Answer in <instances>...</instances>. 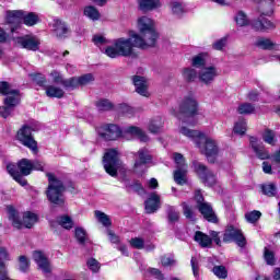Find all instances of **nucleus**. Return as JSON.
Segmentation results:
<instances>
[{
    "instance_id": "59",
    "label": "nucleus",
    "mask_w": 280,
    "mask_h": 280,
    "mask_svg": "<svg viewBox=\"0 0 280 280\" xmlns=\"http://www.w3.org/2000/svg\"><path fill=\"white\" fill-rule=\"evenodd\" d=\"M88 267L92 270V272H98L100 261H97L95 258H91L88 260Z\"/></svg>"
},
{
    "instance_id": "61",
    "label": "nucleus",
    "mask_w": 280,
    "mask_h": 280,
    "mask_svg": "<svg viewBox=\"0 0 280 280\" xmlns=\"http://www.w3.org/2000/svg\"><path fill=\"white\" fill-rule=\"evenodd\" d=\"M213 49H217V51H221V49H224L226 47V37H222L221 39H218L213 45Z\"/></svg>"
},
{
    "instance_id": "17",
    "label": "nucleus",
    "mask_w": 280,
    "mask_h": 280,
    "mask_svg": "<svg viewBox=\"0 0 280 280\" xmlns=\"http://www.w3.org/2000/svg\"><path fill=\"white\" fill-rule=\"evenodd\" d=\"M220 73L218 72V68L214 66L203 67L198 73L199 82L202 84H211L215 78H218Z\"/></svg>"
},
{
    "instance_id": "30",
    "label": "nucleus",
    "mask_w": 280,
    "mask_h": 280,
    "mask_svg": "<svg viewBox=\"0 0 280 280\" xmlns=\"http://www.w3.org/2000/svg\"><path fill=\"white\" fill-rule=\"evenodd\" d=\"M208 57L209 55L207 52H200L194 56L191 59L192 67H195L196 69H201V67H205V65H207Z\"/></svg>"
},
{
    "instance_id": "11",
    "label": "nucleus",
    "mask_w": 280,
    "mask_h": 280,
    "mask_svg": "<svg viewBox=\"0 0 280 280\" xmlns=\"http://www.w3.org/2000/svg\"><path fill=\"white\" fill-rule=\"evenodd\" d=\"M173 159L176 164L174 180L177 185H185L187 183V163H185V158L180 153H174Z\"/></svg>"
},
{
    "instance_id": "47",
    "label": "nucleus",
    "mask_w": 280,
    "mask_h": 280,
    "mask_svg": "<svg viewBox=\"0 0 280 280\" xmlns=\"http://www.w3.org/2000/svg\"><path fill=\"white\" fill-rule=\"evenodd\" d=\"M261 191L265 196L272 197L277 194V187L273 184L261 185Z\"/></svg>"
},
{
    "instance_id": "48",
    "label": "nucleus",
    "mask_w": 280,
    "mask_h": 280,
    "mask_svg": "<svg viewBox=\"0 0 280 280\" xmlns=\"http://www.w3.org/2000/svg\"><path fill=\"white\" fill-rule=\"evenodd\" d=\"M261 218V213L257 210L245 213V220L249 222V224H255Z\"/></svg>"
},
{
    "instance_id": "16",
    "label": "nucleus",
    "mask_w": 280,
    "mask_h": 280,
    "mask_svg": "<svg viewBox=\"0 0 280 280\" xmlns=\"http://www.w3.org/2000/svg\"><path fill=\"white\" fill-rule=\"evenodd\" d=\"M202 196H197V202H198V210L203 215L205 220L208 222H212L215 224L218 222V215H215V212L213 211V207L209 205V202H202Z\"/></svg>"
},
{
    "instance_id": "27",
    "label": "nucleus",
    "mask_w": 280,
    "mask_h": 280,
    "mask_svg": "<svg viewBox=\"0 0 280 280\" xmlns=\"http://www.w3.org/2000/svg\"><path fill=\"white\" fill-rule=\"evenodd\" d=\"M194 240L199 244V246H201V248H211L212 240L203 232L197 231Z\"/></svg>"
},
{
    "instance_id": "29",
    "label": "nucleus",
    "mask_w": 280,
    "mask_h": 280,
    "mask_svg": "<svg viewBox=\"0 0 280 280\" xmlns=\"http://www.w3.org/2000/svg\"><path fill=\"white\" fill-rule=\"evenodd\" d=\"M47 97H57L58 100L65 97V90L56 85H48L45 88Z\"/></svg>"
},
{
    "instance_id": "37",
    "label": "nucleus",
    "mask_w": 280,
    "mask_h": 280,
    "mask_svg": "<svg viewBox=\"0 0 280 280\" xmlns=\"http://www.w3.org/2000/svg\"><path fill=\"white\" fill-rule=\"evenodd\" d=\"M248 129L246 120L244 118L238 119L235 125H234V129L233 132L235 135H246V130Z\"/></svg>"
},
{
    "instance_id": "31",
    "label": "nucleus",
    "mask_w": 280,
    "mask_h": 280,
    "mask_svg": "<svg viewBox=\"0 0 280 280\" xmlns=\"http://www.w3.org/2000/svg\"><path fill=\"white\" fill-rule=\"evenodd\" d=\"M117 110L124 117H135V114L137 113L135 107H132V106H130L126 103L119 104L118 107H117Z\"/></svg>"
},
{
    "instance_id": "53",
    "label": "nucleus",
    "mask_w": 280,
    "mask_h": 280,
    "mask_svg": "<svg viewBox=\"0 0 280 280\" xmlns=\"http://www.w3.org/2000/svg\"><path fill=\"white\" fill-rule=\"evenodd\" d=\"M77 79L79 80V86H86V84H91V82L95 80V78L91 73L83 74Z\"/></svg>"
},
{
    "instance_id": "9",
    "label": "nucleus",
    "mask_w": 280,
    "mask_h": 280,
    "mask_svg": "<svg viewBox=\"0 0 280 280\" xmlns=\"http://www.w3.org/2000/svg\"><path fill=\"white\" fill-rule=\"evenodd\" d=\"M103 165L105 172L109 176H117L118 167H121V161H119V153L115 149L108 150L103 158Z\"/></svg>"
},
{
    "instance_id": "7",
    "label": "nucleus",
    "mask_w": 280,
    "mask_h": 280,
    "mask_svg": "<svg viewBox=\"0 0 280 280\" xmlns=\"http://www.w3.org/2000/svg\"><path fill=\"white\" fill-rule=\"evenodd\" d=\"M7 210L9 213V220L15 229H22L23 226H25V229H32L38 221V217L33 212H25L23 220H21V214L14 209V207L8 206Z\"/></svg>"
},
{
    "instance_id": "33",
    "label": "nucleus",
    "mask_w": 280,
    "mask_h": 280,
    "mask_svg": "<svg viewBox=\"0 0 280 280\" xmlns=\"http://www.w3.org/2000/svg\"><path fill=\"white\" fill-rule=\"evenodd\" d=\"M168 224H176L180 220V212L172 206H167L166 209Z\"/></svg>"
},
{
    "instance_id": "25",
    "label": "nucleus",
    "mask_w": 280,
    "mask_h": 280,
    "mask_svg": "<svg viewBox=\"0 0 280 280\" xmlns=\"http://www.w3.org/2000/svg\"><path fill=\"white\" fill-rule=\"evenodd\" d=\"M54 34L57 36V38H65L69 32V27H67V24L60 20H54Z\"/></svg>"
},
{
    "instance_id": "19",
    "label": "nucleus",
    "mask_w": 280,
    "mask_h": 280,
    "mask_svg": "<svg viewBox=\"0 0 280 280\" xmlns=\"http://www.w3.org/2000/svg\"><path fill=\"white\" fill-rule=\"evenodd\" d=\"M16 43L18 45H21L23 49H28V51H38V47H40V39L32 35L18 37Z\"/></svg>"
},
{
    "instance_id": "41",
    "label": "nucleus",
    "mask_w": 280,
    "mask_h": 280,
    "mask_svg": "<svg viewBox=\"0 0 280 280\" xmlns=\"http://www.w3.org/2000/svg\"><path fill=\"white\" fill-rule=\"evenodd\" d=\"M95 106L97 108V110H100L101 113H104L106 110H113V103H110V101L103 98L100 100L95 103Z\"/></svg>"
},
{
    "instance_id": "5",
    "label": "nucleus",
    "mask_w": 280,
    "mask_h": 280,
    "mask_svg": "<svg viewBox=\"0 0 280 280\" xmlns=\"http://www.w3.org/2000/svg\"><path fill=\"white\" fill-rule=\"evenodd\" d=\"M48 176V189L46 191V196L49 202L52 205H58L62 207L65 205V184L51 173L47 174Z\"/></svg>"
},
{
    "instance_id": "64",
    "label": "nucleus",
    "mask_w": 280,
    "mask_h": 280,
    "mask_svg": "<svg viewBox=\"0 0 280 280\" xmlns=\"http://www.w3.org/2000/svg\"><path fill=\"white\" fill-rule=\"evenodd\" d=\"M32 170H36L37 172H43L45 170V163L39 161H32Z\"/></svg>"
},
{
    "instance_id": "55",
    "label": "nucleus",
    "mask_w": 280,
    "mask_h": 280,
    "mask_svg": "<svg viewBox=\"0 0 280 280\" xmlns=\"http://www.w3.org/2000/svg\"><path fill=\"white\" fill-rule=\"evenodd\" d=\"M49 75L50 78H52V82L55 84H63L65 77H62V73H60L59 71L52 70Z\"/></svg>"
},
{
    "instance_id": "51",
    "label": "nucleus",
    "mask_w": 280,
    "mask_h": 280,
    "mask_svg": "<svg viewBox=\"0 0 280 280\" xmlns=\"http://www.w3.org/2000/svg\"><path fill=\"white\" fill-rule=\"evenodd\" d=\"M213 273L219 279H226V277H229V271H226V267L224 266H214Z\"/></svg>"
},
{
    "instance_id": "39",
    "label": "nucleus",
    "mask_w": 280,
    "mask_h": 280,
    "mask_svg": "<svg viewBox=\"0 0 280 280\" xmlns=\"http://www.w3.org/2000/svg\"><path fill=\"white\" fill-rule=\"evenodd\" d=\"M74 236L79 244H86L89 242V236L86 235V230L83 228H75Z\"/></svg>"
},
{
    "instance_id": "18",
    "label": "nucleus",
    "mask_w": 280,
    "mask_h": 280,
    "mask_svg": "<svg viewBox=\"0 0 280 280\" xmlns=\"http://www.w3.org/2000/svg\"><path fill=\"white\" fill-rule=\"evenodd\" d=\"M131 80L138 95H141L142 97L150 96V92L148 91V89L150 88V83L148 82V79H145V77L133 75Z\"/></svg>"
},
{
    "instance_id": "54",
    "label": "nucleus",
    "mask_w": 280,
    "mask_h": 280,
    "mask_svg": "<svg viewBox=\"0 0 280 280\" xmlns=\"http://www.w3.org/2000/svg\"><path fill=\"white\" fill-rule=\"evenodd\" d=\"M31 78L38 86H45L47 84V79L40 73L31 74Z\"/></svg>"
},
{
    "instance_id": "13",
    "label": "nucleus",
    "mask_w": 280,
    "mask_h": 280,
    "mask_svg": "<svg viewBox=\"0 0 280 280\" xmlns=\"http://www.w3.org/2000/svg\"><path fill=\"white\" fill-rule=\"evenodd\" d=\"M223 242H235L241 248L246 246V237H244V233H242V230L233 225L228 226L225 230L223 234Z\"/></svg>"
},
{
    "instance_id": "12",
    "label": "nucleus",
    "mask_w": 280,
    "mask_h": 280,
    "mask_svg": "<svg viewBox=\"0 0 280 280\" xmlns=\"http://www.w3.org/2000/svg\"><path fill=\"white\" fill-rule=\"evenodd\" d=\"M196 174L208 187H213L218 183V177L207 166L200 162H194Z\"/></svg>"
},
{
    "instance_id": "40",
    "label": "nucleus",
    "mask_w": 280,
    "mask_h": 280,
    "mask_svg": "<svg viewBox=\"0 0 280 280\" xmlns=\"http://www.w3.org/2000/svg\"><path fill=\"white\" fill-rule=\"evenodd\" d=\"M237 113L240 115H253V113H255V105L250 103H243L237 107Z\"/></svg>"
},
{
    "instance_id": "3",
    "label": "nucleus",
    "mask_w": 280,
    "mask_h": 280,
    "mask_svg": "<svg viewBox=\"0 0 280 280\" xmlns=\"http://www.w3.org/2000/svg\"><path fill=\"white\" fill-rule=\"evenodd\" d=\"M0 94L7 95L4 98V106L0 107V115L8 119L16 106L21 102V92L5 81H0Z\"/></svg>"
},
{
    "instance_id": "38",
    "label": "nucleus",
    "mask_w": 280,
    "mask_h": 280,
    "mask_svg": "<svg viewBox=\"0 0 280 280\" xmlns=\"http://www.w3.org/2000/svg\"><path fill=\"white\" fill-rule=\"evenodd\" d=\"M182 75L186 82H194L198 78V72L194 68H185L182 72Z\"/></svg>"
},
{
    "instance_id": "45",
    "label": "nucleus",
    "mask_w": 280,
    "mask_h": 280,
    "mask_svg": "<svg viewBox=\"0 0 280 280\" xmlns=\"http://www.w3.org/2000/svg\"><path fill=\"white\" fill-rule=\"evenodd\" d=\"M62 86L65 89H70V90L78 89V86H80L78 77H73L70 79H63Z\"/></svg>"
},
{
    "instance_id": "26",
    "label": "nucleus",
    "mask_w": 280,
    "mask_h": 280,
    "mask_svg": "<svg viewBox=\"0 0 280 280\" xmlns=\"http://www.w3.org/2000/svg\"><path fill=\"white\" fill-rule=\"evenodd\" d=\"M125 132H127V135H131V137H137L143 143L150 141V138L148 137V135H145V131H142L139 127L130 126L125 129Z\"/></svg>"
},
{
    "instance_id": "6",
    "label": "nucleus",
    "mask_w": 280,
    "mask_h": 280,
    "mask_svg": "<svg viewBox=\"0 0 280 280\" xmlns=\"http://www.w3.org/2000/svg\"><path fill=\"white\" fill-rule=\"evenodd\" d=\"M32 160L22 159L18 162V165L8 164L7 172H9L10 176H12L19 185L25 187V185H27V179L23 176H30L32 174Z\"/></svg>"
},
{
    "instance_id": "62",
    "label": "nucleus",
    "mask_w": 280,
    "mask_h": 280,
    "mask_svg": "<svg viewBox=\"0 0 280 280\" xmlns=\"http://www.w3.org/2000/svg\"><path fill=\"white\" fill-rule=\"evenodd\" d=\"M161 264H162V266H164V267L174 266V264H176V260H174V257H173V256H164V257H162V259H161Z\"/></svg>"
},
{
    "instance_id": "24",
    "label": "nucleus",
    "mask_w": 280,
    "mask_h": 280,
    "mask_svg": "<svg viewBox=\"0 0 280 280\" xmlns=\"http://www.w3.org/2000/svg\"><path fill=\"white\" fill-rule=\"evenodd\" d=\"M161 207V197L153 192L150 195L148 200L145 201V211L147 213H154Z\"/></svg>"
},
{
    "instance_id": "43",
    "label": "nucleus",
    "mask_w": 280,
    "mask_h": 280,
    "mask_svg": "<svg viewBox=\"0 0 280 280\" xmlns=\"http://www.w3.org/2000/svg\"><path fill=\"white\" fill-rule=\"evenodd\" d=\"M256 47L260 49H272L275 47V43L268 38L260 37L256 42Z\"/></svg>"
},
{
    "instance_id": "28",
    "label": "nucleus",
    "mask_w": 280,
    "mask_h": 280,
    "mask_svg": "<svg viewBox=\"0 0 280 280\" xmlns=\"http://www.w3.org/2000/svg\"><path fill=\"white\" fill-rule=\"evenodd\" d=\"M148 130L151 131L152 135H159V132L163 130V118H161V116L152 118L149 121Z\"/></svg>"
},
{
    "instance_id": "8",
    "label": "nucleus",
    "mask_w": 280,
    "mask_h": 280,
    "mask_svg": "<svg viewBox=\"0 0 280 280\" xmlns=\"http://www.w3.org/2000/svg\"><path fill=\"white\" fill-rule=\"evenodd\" d=\"M16 140L24 145V148H28L34 154L38 152V142H36L32 135V127L27 125L22 126L16 133Z\"/></svg>"
},
{
    "instance_id": "49",
    "label": "nucleus",
    "mask_w": 280,
    "mask_h": 280,
    "mask_svg": "<svg viewBox=\"0 0 280 280\" xmlns=\"http://www.w3.org/2000/svg\"><path fill=\"white\" fill-rule=\"evenodd\" d=\"M126 189L128 191H135L136 194H143V191H144L143 185H141V183H139V182H133L131 184H127Z\"/></svg>"
},
{
    "instance_id": "42",
    "label": "nucleus",
    "mask_w": 280,
    "mask_h": 280,
    "mask_svg": "<svg viewBox=\"0 0 280 280\" xmlns=\"http://www.w3.org/2000/svg\"><path fill=\"white\" fill-rule=\"evenodd\" d=\"M235 22L238 27H246L250 22L248 21V16L244 11H238L235 16Z\"/></svg>"
},
{
    "instance_id": "50",
    "label": "nucleus",
    "mask_w": 280,
    "mask_h": 280,
    "mask_svg": "<svg viewBox=\"0 0 280 280\" xmlns=\"http://www.w3.org/2000/svg\"><path fill=\"white\" fill-rule=\"evenodd\" d=\"M171 10L173 14H176V16H180V14L185 12V7L183 5V2L174 1L171 3Z\"/></svg>"
},
{
    "instance_id": "56",
    "label": "nucleus",
    "mask_w": 280,
    "mask_h": 280,
    "mask_svg": "<svg viewBox=\"0 0 280 280\" xmlns=\"http://www.w3.org/2000/svg\"><path fill=\"white\" fill-rule=\"evenodd\" d=\"M130 246H132V248H137L138 250H141V248L145 246V241H143V238H140V237L131 238Z\"/></svg>"
},
{
    "instance_id": "14",
    "label": "nucleus",
    "mask_w": 280,
    "mask_h": 280,
    "mask_svg": "<svg viewBox=\"0 0 280 280\" xmlns=\"http://www.w3.org/2000/svg\"><path fill=\"white\" fill-rule=\"evenodd\" d=\"M97 132L105 141H115L121 137V129L117 125H103L98 127Z\"/></svg>"
},
{
    "instance_id": "21",
    "label": "nucleus",
    "mask_w": 280,
    "mask_h": 280,
    "mask_svg": "<svg viewBox=\"0 0 280 280\" xmlns=\"http://www.w3.org/2000/svg\"><path fill=\"white\" fill-rule=\"evenodd\" d=\"M7 23L11 25V32H16L19 27H21V23H23V11H8L7 12Z\"/></svg>"
},
{
    "instance_id": "58",
    "label": "nucleus",
    "mask_w": 280,
    "mask_h": 280,
    "mask_svg": "<svg viewBox=\"0 0 280 280\" xmlns=\"http://www.w3.org/2000/svg\"><path fill=\"white\" fill-rule=\"evenodd\" d=\"M92 40L96 47H102V45H106V43H108L106 37L103 35H94Z\"/></svg>"
},
{
    "instance_id": "15",
    "label": "nucleus",
    "mask_w": 280,
    "mask_h": 280,
    "mask_svg": "<svg viewBox=\"0 0 280 280\" xmlns=\"http://www.w3.org/2000/svg\"><path fill=\"white\" fill-rule=\"evenodd\" d=\"M179 113L186 117L198 115V101L194 96L186 97L179 106Z\"/></svg>"
},
{
    "instance_id": "2",
    "label": "nucleus",
    "mask_w": 280,
    "mask_h": 280,
    "mask_svg": "<svg viewBox=\"0 0 280 280\" xmlns=\"http://www.w3.org/2000/svg\"><path fill=\"white\" fill-rule=\"evenodd\" d=\"M179 132L190 141H194L201 154H206L208 159L218 154V142L213 138H209L201 131L189 129L184 125L179 127Z\"/></svg>"
},
{
    "instance_id": "52",
    "label": "nucleus",
    "mask_w": 280,
    "mask_h": 280,
    "mask_svg": "<svg viewBox=\"0 0 280 280\" xmlns=\"http://www.w3.org/2000/svg\"><path fill=\"white\" fill-rule=\"evenodd\" d=\"M19 270L21 272H27L30 270V259L25 256H20L19 258Z\"/></svg>"
},
{
    "instance_id": "32",
    "label": "nucleus",
    "mask_w": 280,
    "mask_h": 280,
    "mask_svg": "<svg viewBox=\"0 0 280 280\" xmlns=\"http://www.w3.org/2000/svg\"><path fill=\"white\" fill-rule=\"evenodd\" d=\"M22 21L24 25H27L28 27H33V25H36V23H38V14L34 12L25 13L23 11Z\"/></svg>"
},
{
    "instance_id": "46",
    "label": "nucleus",
    "mask_w": 280,
    "mask_h": 280,
    "mask_svg": "<svg viewBox=\"0 0 280 280\" xmlns=\"http://www.w3.org/2000/svg\"><path fill=\"white\" fill-rule=\"evenodd\" d=\"M264 257L268 266H275V264H277V258H275V252L268 249V247H265Z\"/></svg>"
},
{
    "instance_id": "20",
    "label": "nucleus",
    "mask_w": 280,
    "mask_h": 280,
    "mask_svg": "<svg viewBox=\"0 0 280 280\" xmlns=\"http://www.w3.org/2000/svg\"><path fill=\"white\" fill-rule=\"evenodd\" d=\"M33 259L35 264H37L38 269L42 270L45 275H49L51 272V262H49V258L43 252H34Z\"/></svg>"
},
{
    "instance_id": "4",
    "label": "nucleus",
    "mask_w": 280,
    "mask_h": 280,
    "mask_svg": "<svg viewBox=\"0 0 280 280\" xmlns=\"http://www.w3.org/2000/svg\"><path fill=\"white\" fill-rule=\"evenodd\" d=\"M275 0H265L260 2L259 12L260 16L252 22V27L255 32H268V30H275V23L270 22L264 16H270L272 14Z\"/></svg>"
},
{
    "instance_id": "1",
    "label": "nucleus",
    "mask_w": 280,
    "mask_h": 280,
    "mask_svg": "<svg viewBox=\"0 0 280 280\" xmlns=\"http://www.w3.org/2000/svg\"><path fill=\"white\" fill-rule=\"evenodd\" d=\"M139 33L131 32L130 37H120L113 40L112 45L105 47L103 54L107 58H130L135 56V47L148 49L154 47L159 38L156 22L148 15H142L137 20Z\"/></svg>"
},
{
    "instance_id": "10",
    "label": "nucleus",
    "mask_w": 280,
    "mask_h": 280,
    "mask_svg": "<svg viewBox=\"0 0 280 280\" xmlns=\"http://www.w3.org/2000/svg\"><path fill=\"white\" fill-rule=\"evenodd\" d=\"M133 156V172L136 174H143L148 170V163H152V154H150V150H148V148L139 149V151L136 152Z\"/></svg>"
},
{
    "instance_id": "57",
    "label": "nucleus",
    "mask_w": 280,
    "mask_h": 280,
    "mask_svg": "<svg viewBox=\"0 0 280 280\" xmlns=\"http://www.w3.org/2000/svg\"><path fill=\"white\" fill-rule=\"evenodd\" d=\"M148 273L150 275V277H153L154 279H158V280L165 279V276H163V272H161V270L156 268H149Z\"/></svg>"
},
{
    "instance_id": "36",
    "label": "nucleus",
    "mask_w": 280,
    "mask_h": 280,
    "mask_svg": "<svg viewBox=\"0 0 280 280\" xmlns=\"http://www.w3.org/2000/svg\"><path fill=\"white\" fill-rule=\"evenodd\" d=\"M83 14L88 16V19H91V21H100V11L93 5L85 7Z\"/></svg>"
},
{
    "instance_id": "23",
    "label": "nucleus",
    "mask_w": 280,
    "mask_h": 280,
    "mask_svg": "<svg viewBox=\"0 0 280 280\" xmlns=\"http://www.w3.org/2000/svg\"><path fill=\"white\" fill-rule=\"evenodd\" d=\"M137 3L140 12H153L163 5L161 0H137Z\"/></svg>"
},
{
    "instance_id": "34",
    "label": "nucleus",
    "mask_w": 280,
    "mask_h": 280,
    "mask_svg": "<svg viewBox=\"0 0 280 280\" xmlns=\"http://www.w3.org/2000/svg\"><path fill=\"white\" fill-rule=\"evenodd\" d=\"M262 141H265V143H268V145H277V133H275V131H272L271 129H266L262 132Z\"/></svg>"
},
{
    "instance_id": "63",
    "label": "nucleus",
    "mask_w": 280,
    "mask_h": 280,
    "mask_svg": "<svg viewBox=\"0 0 280 280\" xmlns=\"http://www.w3.org/2000/svg\"><path fill=\"white\" fill-rule=\"evenodd\" d=\"M190 264H191L194 277H198L199 275L198 259H196V257H192L190 260Z\"/></svg>"
},
{
    "instance_id": "44",
    "label": "nucleus",
    "mask_w": 280,
    "mask_h": 280,
    "mask_svg": "<svg viewBox=\"0 0 280 280\" xmlns=\"http://www.w3.org/2000/svg\"><path fill=\"white\" fill-rule=\"evenodd\" d=\"M57 222L62 229H67L68 231L73 229V220L69 215L60 217Z\"/></svg>"
},
{
    "instance_id": "35",
    "label": "nucleus",
    "mask_w": 280,
    "mask_h": 280,
    "mask_svg": "<svg viewBox=\"0 0 280 280\" xmlns=\"http://www.w3.org/2000/svg\"><path fill=\"white\" fill-rule=\"evenodd\" d=\"M94 215L96 218V220L103 224V226H112L113 222L110 221V217H108V214L100 211V210H96L94 212Z\"/></svg>"
},
{
    "instance_id": "22",
    "label": "nucleus",
    "mask_w": 280,
    "mask_h": 280,
    "mask_svg": "<svg viewBox=\"0 0 280 280\" xmlns=\"http://www.w3.org/2000/svg\"><path fill=\"white\" fill-rule=\"evenodd\" d=\"M249 144L258 159H261L262 161H265V159H270V153L266 151V148H264V143H261L259 139L250 137Z\"/></svg>"
},
{
    "instance_id": "60",
    "label": "nucleus",
    "mask_w": 280,
    "mask_h": 280,
    "mask_svg": "<svg viewBox=\"0 0 280 280\" xmlns=\"http://www.w3.org/2000/svg\"><path fill=\"white\" fill-rule=\"evenodd\" d=\"M183 209H184V215L187 218V220H194V210H191V207L187 206V203H183Z\"/></svg>"
}]
</instances>
